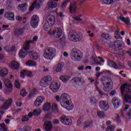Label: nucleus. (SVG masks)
Wrapping results in <instances>:
<instances>
[{
	"label": "nucleus",
	"mask_w": 131,
	"mask_h": 131,
	"mask_svg": "<svg viewBox=\"0 0 131 131\" xmlns=\"http://www.w3.org/2000/svg\"><path fill=\"white\" fill-rule=\"evenodd\" d=\"M52 81V76L47 75L43 77L39 83L40 91H43L44 88H47L49 85V83Z\"/></svg>",
	"instance_id": "423d86ee"
},
{
	"label": "nucleus",
	"mask_w": 131,
	"mask_h": 131,
	"mask_svg": "<svg viewBox=\"0 0 131 131\" xmlns=\"http://www.w3.org/2000/svg\"><path fill=\"white\" fill-rule=\"evenodd\" d=\"M99 83H100V82L98 81H96V82H95V89H96V91H98L100 96L101 97H103V96H104V94H103L102 93V92H101V91H100V90H99V87L98 86V84H99Z\"/></svg>",
	"instance_id": "ea45409f"
},
{
	"label": "nucleus",
	"mask_w": 131,
	"mask_h": 131,
	"mask_svg": "<svg viewBox=\"0 0 131 131\" xmlns=\"http://www.w3.org/2000/svg\"><path fill=\"white\" fill-rule=\"evenodd\" d=\"M125 90H127L128 92H131V84L125 83L123 84L120 87L121 94V95H124Z\"/></svg>",
	"instance_id": "4468645a"
},
{
	"label": "nucleus",
	"mask_w": 131,
	"mask_h": 131,
	"mask_svg": "<svg viewBox=\"0 0 131 131\" xmlns=\"http://www.w3.org/2000/svg\"><path fill=\"white\" fill-rule=\"evenodd\" d=\"M20 96H21V97H26V95H27V92L24 89H22L20 91Z\"/></svg>",
	"instance_id": "3c124183"
},
{
	"label": "nucleus",
	"mask_w": 131,
	"mask_h": 131,
	"mask_svg": "<svg viewBox=\"0 0 131 131\" xmlns=\"http://www.w3.org/2000/svg\"><path fill=\"white\" fill-rule=\"evenodd\" d=\"M48 6L49 9H55V8H57L58 4L54 1H50L48 3Z\"/></svg>",
	"instance_id": "2f4dec72"
},
{
	"label": "nucleus",
	"mask_w": 131,
	"mask_h": 131,
	"mask_svg": "<svg viewBox=\"0 0 131 131\" xmlns=\"http://www.w3.org/2000/svg\"><path fill=\"white\" fill-rule=\"evenodd\" d=\"M14 85L15 88H16V89H20V86H21L20 82H19V81L18 80H15Z\"/></svg>",
	"instance_id": "603ef678"
},
{
	"label": "nucleus",
	"mask_w": 131,
	"mask_h": 131,
	"mask_svg": "<svg viewBox=\"0 0 131 131\" xmlns=\"http://www.w3.org/2000/svg\"><path fill=\"white\" fill-rule=\"evenodd\" d=\"M83 36L81 32L77 33L74 30L70 31L69 34V39L74 42H78L82 40Z\"/></svg>",
	"instance_id": "f03ea898"
},
{
	"label": "nucleus",
	"mask_w": 131,
	"mask_h": 131,
	"mask_svg": "<svg viewBox=\"0 0 131 131\" xmlns=\"http://www.w3.org/2000/svg\"><path fill=\"white\" fill-rule=\"evenodd\" d=\"M60 122L64 125H66V116H62L60 117Z\"/></svg>",
	"instance_id": "a18cd8bd"
},
{
	"label": "nucleus",
	"mask_w": 131,
	"mask_h": 131,
	"mask_svg": "<svg viewBox=\"0 0 131 131\" xmlns=\"http://www.w3.org/2000/svg\"><path fill=\"white\" fill-rule=\"evenodd\" d=\"M113 3H114V1H113V0H103L102 4L109 5L113 4Z\"/></svg>",
	"instance_id": "79ce46f5"
},
{
	"label": "nucleus",
	"mask_w": 131,
	"mask_h": 131,
	"mask_svg": "<svg viewBox=\"0 0 131 131\" xmlns=\"http://www.w3.org/2000/svg\"><path fill=\"white\" fill-rule=\"evenodd\" d=\"M44 118H52V115L47 114L44 117Z\"/></svg>",
	"instance_id": "e2e57ef3"
},
{
	"label": "nucleus",
	"mask_w": 131,
	"mask_h": 131,
	"mask_svg": "<svg viewBox=\"0 0 131 131\" xmlns=\"http://www.w3.org/2000/svg\"><path fill=\"white\" fill-rule=\"evenodd\" d=\"M27 7H28V5L27 3H23L19 4L17 7V9L19 12L23 13L27 10Z\"/></svg>",
	"instance_id": "6ab92c4d"
},
{
	"label": "nucleus",
	"mask_w": 131,
	"mask_h": 131,
	"mask_svg": "<svg viewBox=\"0 0 131 131\" xmlns=\"http://www.w3.org/2000/svg\"><path fill=\"white\" fill-rule=\"evenodd\" d=\"M118 101V99L114 97L113 98L112 102V104H113L115 109H117V108H119L120 106H121V104L122 102L121 101Z\"/></svg>",
	"instance_id": "412c9836"
},
{
	"label": "nucleus",
	"mask_w": 131,
	"mask_h": 131,
	"mask_svg": "<svg viewBox=\"0 0 131 131\" xmlns=\"http://www.w3.org/2000/svg\"><path fill=\"white\" fill-rule=\"evenodd\" d=\"M24 30V28H19L14 32V34L17 35V36H20V35H22L23 34V31Z\"/></svg>",
	"instance_id": "e433bc0d"
},
{
	"label": "nucleus",
	"mask_w": 131,
	"mask_h": 131,
	"mask_svg": "<svg viewBox=\"0 0 131 131\" xmlns=\"http://www.w3.org/2000/svg\"><path fill=\"white\" fill-rule=\"evenodd\" d=\"M76 4L74 3L73 5H71L70 7V12L72 14H74L76 12Z\"/></svg>",
	"instance_id": "4c0bfd02"
},
{
	"label": "nucleus",
	"mask_w": 131,
	"mask_h": 131,
	"mask_svg": "<svg viewBox=\"0 0 131 131\" xmlns=\"http://www.w3.org/2000/svg\"><path fill=\"white\" fill-rule=\"evenodd\" d=\"M116 122L118 123H120L121 122V120L120 119V116H119V115L117 114L116 117Z\"/></svg>",
	"instance_id": "13d9d810"
},
{
	"label": "nucleus",
	"mask_w": 131,
	"mask_h": 131,
	"mask_svg": "<svg viewBox=\"0 0 131 131\" xmlns=\"http://www.w3.org/2000/svg\"><path fill=\"white\" fill-rule=\"evenodd\" d=\"M82 122V118L80 117L78 119V120L77 121V125L78 126H80V125H81Z\"/></svg>",
	"instance_id": "864d4df0"
},
{
	"label": "nucleus",
	"mask_w": 131,
	"mask_h": 131,
	"mask_svg": "<svg viewBox=\"0 0 131 131\" xmlns=\"http://www.w3.org/2000/svg\"><path fill=\"white\" fill-rule=\"evenodd\" d=\"M30 128V127H29V126H25L24 127V131H28V130H29Z\"/></svg>",
	"instance_id": "338daca9"
},
{
	"label": "nucleus",
	"mask_w": 131,
	"mask_h": 131,
	"mask_svg": "<svg viewBox=\"0 0 131 131\" xmlns=\"http://www.w3.org/2000/svg\"><path fill=\"white\" fill-rule=\"evenodd\" d=\"M114 129H115V127L112 125H110L106 128V131H114Z\"/></svg>",
	"instance_id": "09e8293b"
},
{
	"label": "nucleus",
	"mask_w": 131,
	"mask_h": 131,
	"mask_svg": "<svg viewBox=\"0 0 131 131\" xmlns=\"http://www.w3.org/2000/svg\"><path fill=\"white\" fill-rule=\"evenodd\" d=\"M12 103H13V99L12 98H9L4 103V105L1 107V110H8L9 109V107L12 105Z\"/></svg>",
	"instance_id": "f3484780"
},
{
	"label": "nucleus",
	"mask_w": 131,
	"mask_h": 131,
	"mask_svg": "<svg viewBox=\"0 0 131 131\" xmlns=\"http://www.w3.org/2000/svg\"><path fill=\"white\" fill-rule=\"evenodd\" d=\"M5 18L10 21H14L15 20V14L13 12H7L4 15Z\"/></svg>",
	"instance_id": "4be33fe9"
},
{
	"label": "nucleus",
	"mask_w": 131,
	"mask_h": 131,
	"mask_svg": "<svg viewBox=\"0 0 131 131\" xmlns=\"http://www.w3.org/2000/svg\"><path fill=\"white\" fill-rule=\"evenodd\" d=\"M115 94H116V91L115 90H113L110 93V95H111V97H113V96H115Z\"/></svg>",
	"instance_id": "052dcab7"
},
{
	"label": "nucleus",
	"mask_w": 131,
	"mask_h": 131,
	"mask_svg": "<svg viewBox=\"0 0 131 131\" xmlns=\"http://www.w3.org/2000/svg\"><path fill=\"white\" fill-rule=\"evenodd\" d=\"M128 116H129V117H131V107L129 110V112L127 113Z\"/></svg>",
	"instance_id": "774afa93"
},
{
	"label": "nucleus",
	"mask_w": 131,
	"mask_h": 131,
	"mask_svg": "<svg viewBox=\"0 0 131 131\" xmlns=\"http://www.w3.org/2000/svg\"><path fill=\"white\" fill-rule=\"evenodd\" d=\"M9 68L13 70H18L19 67H20V64L19 62L16 61H12L9 65Z\"/></svg>",
	"instance_id": "a211bd4d"
},
{
	"label": "nucleus",
	"mask_w": 131,
	"mask_h": 131,
	"mask_svg": "<svg viewBox=\"0 0 131 131\" xmlns=\"http://www.w3.org/2000/svg\"><path fill=\"white\" fill-rule=\"evenodd\" d=\"M40 113H41V110L38 108L37 110H34L33 111V115L35 116H38V115H40Z\"/></svg>",
	"instance_id": "a19ab883"
},
{
	"label": "nucleus",
	"mask_w": 131,
	"mask_h": 131,
	"mask_svg": "<svg viewBox=\"0 0 131 131\" xmlns=\"http://www.w3.org/2000/svg\"><path fill=\"white\" fill-rule=\"evenodd\" d=\"M128 109H129V105H126L125 107L123 109V111H126Z\"/></svg>",
	"instance_id": "69168bd1"
},
{
	"label": "nucleus",
	"mask_w": 131,
	"mask_h": 131,
	"mask_svg": "<svg viewBox=\"0 0 131 131\" xmlns=\"http://www.w3.org/2000/svg\"><path fill=\"white\" fill-rule=\"evenodd\" d=\"M97 102H98V101L96 100V98L95 97H92L90 99L91 104H97Z\"/></svg>",
	"instance_id": "5fc2aeb1"
},
{
	"label": "nucleus",
	"mask_w": 131,
	"mask_h": 131,
	"mask_svg": "<svg viewBox=\"0 0 131 131\" xmlns=\"http://www.w3.org/2000/svg\"><path fill=\"white\" fill-rule=\"evenodd\" d=\"M43 2H45V0H35L30 7V11H33L34 8L35 9H39L40 8V4H42Z\"/></svg>",
	"instance_id": "f8f14e48"
},
{
	"label": "nucleus",
	"mask_w": 131,
	"mask_h": 131,
	"mask_svg": "<svg viewBox=\"0 0 131 131\" xmlns=\"http://www.w3.org/2000/svg\"><path fill=\"white\" fill-rule=\"evenodd\" d=\"M60 105L63 108H66V94L63 93L60 96Z\"/></svg>",
	"instance_id": "5701e85b"
},
{
	"label": "nucleus",
	"mask_w": 131,
	"mask_h": 131,
	"mask_svg": "<svg viewBox=\"0 0 131 131\" xmlns=\"http://www.w3.org/2000/svg\"><path fill=\"white\" fill-rule=\"evenodd\" d=\"M102 82L103 84V91L104 92H110L113 89V81L110 78L105 79V77L102 78Z\"/></svg>",
	"instance_id": "39448f33"
},
{
	"label": "nucleus",
	"mask_w": 131,
	"mask_h": 131,
	"mask_svg": "<svg viewBox=\"0 0 131 131\" xmlns=\"http://www.w3.org/2000/svg\"><path fill=\"white\" fill-rule=\"evenodd\" d=\"M33 116L32 112L29 113L28 115H24L21 118V121L23 122H27L29 120L30 118H31Z\"/></svg>",
	"instance_id": "a878e982"
},
{
	"label": "nucleus",
	"mask_w": 131,
	"mask_h": 131,
	"mask_svg": "<svg viewBox=\"0 0 131 131\" xmlns=\"http://www.w3.org/2000/svg\"><path fill=\"white\" fill-rule=\"evenodd\" d=\"M42 110L44 112H48L51 110V103L46 102L42 105Z\"/></svg>",
	"instance_id": "c85d7f7f"
},
{
	"label": "nucleus",
	"mask_w": 131,
	"mask_h": 131,
	"mask_svg": "<svg viewBox=\"0 0 131 131\" xmlns=\"http://www.w3.org/2000/svg\"><path fill=\"white\" fill-rule=\"evenodd\" d=\"M0 131H8V128L6 126V124H0Z\"/></svg>",
	"instance_id": "37998d69"
},
{
	"label": "nucleus",
	"mask_w": 131,
	"mask_h": 131,
	"mask_svg": "<svg viewBox=\"0 0 131 131\" xmlns=\"http://www.w3.org/2000/svg\"><path fill=\"white\" fill-rule=\"evenodd\" d=\"M99 106L102 111H107L109 109V105L106 101H100L99 103Z\"/></svg>",
	"instance_id": "ddd939ff"
},
{
	"label": "nucleus",
	"mask_w": 131,
	"mask_h": 131,
	"mask_svg": "<svg viewBox=\"0 0 131 131\" xmlns=\"http://www.w3.org/2000/svg\"><path fill=\"white\" fill-rule=\"evenodd\" d=\"M92 124H93V121L92 120L85 121L83 127V128H89V127H91Z\"/></svg>",
	"instance_id": "c9c22d12"
},
{
	"label": "nucleus",
	"mask_w": 131,
	"mask_h": 131,
	"mask_svg": "<svg viewBox=\"0 0 131 131\" xmlns=\"http://www.w3.org/2000/svg\"><path fill=\"white\" fill-rule=\"evenodd\" d=\"M43 127L46 131H52V129H53V125L52 124V122L49 121H46L44 123Z\"/></svg>",
	"instance_id": "aec40b11"
},
{
	"label": "nucleus",
	"mask_w": 131,
	"mask_h": 131,
	"mask_svg": "<svg viewBox=\"0 0 131 131\" xmlns=\"http://www.w3.org/2000/svg\"><path fill=\"white\" fill-rule=\"evenodd\" d=\"M57 17H64V14L62 12L57 13Z\"/></svg>",
	"instance_id": "680f3d73"
},
{
	"label": "nucleus",
	"mask_w": 131,
	"mask_h": 131,
	"mask_svg": "<svg viewBox=\"0 0 131 131\" xmlns=\"http://www.w3.org/2000/svg\"><path fill=\"white\" fill-rule=\"evenodd\" d=\"M64 63L60 62L57 64H56L55 67V70L56 72H60L62 70V68L64 67Z\"/></svg>",
	"instance_id": "c756f323"
},
{
	"label": "nucleus",
	"mask_w": 131,
	"mask_h": 131,
	"mask_svg": "<svg viewBox=\"0 0 131 131\" xmlns=\"http://www.w3.org/2000/svg\"><path fill=\"white\" fill-rule=\"evenodd\" d=\"M4 82L5 86H6L7 89H9V90L6 92L7 95L12 93V92H13V84H12V82H11L10 79L6 78L4 79Z\"/></svg>",
	"instance_id": "6e6552de"
},
{
	"label": "nucleus",
	"mask_w": 131,
	"mask_h": 131,
	"mask_svg": "<svg viewBox=\"0 0 131 131\" xmlns=\"http://www.w3.org/2000/svg\"><path fill=\"white\" fill-rule=\"evenodd\" d=\"M32 42H33V41L31 40H30L29 41H26L24 44V48H23V49H25L27 51V50L29 49V44L32 43Z\"/></svg>",
	"instance_id": "58836bf2"
},
{
	"label": "nucleus",
	"mask_w": 131,
	"mask_h": 131,
	"mask_svg": "<svg viewBox=\"0 0 131 131\" xmlns=\"http://www.w3.org/2000/svg\"><path fill=\"white\" fill-rule=\"evenodd\" d=\"M114 47L115 48V50L116 51H118L120 50H122L124 46L122 43V42L120 40H116L114 42Z\"/></svg>",
	"instance_id": "2eb2a0df"
},
{
	"label": "nucleus",
	"mask_w": 131,
	"mask_h": 131,
	"mask_svg": "<svg viewBox=\"0 0 131 131\" xmlns=\"http://www.w3.org/2000/svg\"><path fill=\"white\" fill-rule=\"evenodd\" d=\"M101 37L102 38H105V39H110L111 38V36L108 34L103 33L101 35Z\"/></svg>",
	"instance_id": "49530a36"
},
{
	"label": "nucleus",
	"mask_w": 131,
	"mask_h": 131,
	"mask_svg": "<svg viewBox=\"0 0 131 131\" xmlns=\"http://www.w3.org/2000/svg\"><path fill=\"white\" fill-rule=\"evenodd\" d=\"M51 110L53 113L57 114L59 113V109H58V105L55 103H53L51 106Z\"/></svg>",
	"instance_id": "7c9ffc66"
},
{
	"label": "nucleus",
	"mask_w": 131,
	"mask_h": 131,
	"mask_svg": "<svg viewBox=\"0 0 131 131\" xmlns=\"http://www.w3.org/2000/svg\"><path fill=\"white\" fill-rule=\"evenodd\" d=\"M26 65L29 67H32L36 66V62L32 60H28L26 62Z\"/></svg>",
	"instance_id": "f704fd0d"
},
{
	"label": "nucleus",
	"mask_w": 131,
	"mask_h": 131,
	"mask_svg": "<svg viewBox=\"0 0 131 131\" xmlns=\"http://www.w3.org/2000/svg\"><path fill=\"white\" fill-rule=\"evenodd\" d=\"M82 16V15L80 14L79 15H78L77 16H73V19H74V20H75V21H81V17Z\"/></svg>",
	"instance_id": "de8ad7c7"
},
{
	"label": "nucleus",
	"mask_w": 131,
	"mask_h": 131,
	"mask_svg": "<svg viewBox=\"0 0 131 131\" xmlns=\"http://www.w3.org/2000/svg\"><path fill=\"white\" fill-rule=\"evenodd\" d=\"M72 124V120L68 118H66V125H71Z\"/></svg>",
	"instance_id": "6e6d98bb"
},
{
	"label": "nucleus",
	"mask_w": 131,
	"mask_h": 131,
	"mask_svg": "<svg viewBox=\"0 0 131 131\" xmlns=\"http://www.w3.org/2000/svg\"><path fill=\"white\" fill-rule=\"evenodd\" d=\"M61 84L59 81L55 80L52 81L50 85V89L53 93H56L59 91Z\"/></svg>",
	"instance_id": "0eeeda50"
},
{
	"label": "nucleus",
	"mask_w": 131,
	"mask_h": 131,
	"mask_svg": "<svg viewBox=\"0 0 131 131\" xmlns=\"http://www.w3.org/2000/svg\"><path fill=\"white\" fill-rule=\"evenodd\" d=\"M73 80L75 83H80L81 82V79L78 77H74Z\"/></svg>",
	"instance_id": "c03bdc74"
},
{
	"label": "nucleus",
	"mask_w": 131,
	"mask_h": 131,
	"mask_svg": "<svg viewBox=\"0 0 131 131\" xmlns=\"http://www.w3.org/2000/svg\"><path fill=\"white\" fill-rule=\"evenodd\" d=\"M45 59L53 60L56 56V49L53 47H49L46 49L43 54Z\"/></svg>",
	"instance_id": "20e7f679"
},
{
	"label": "nucleus",
	"mask_w": 131,
	"mask_h": 131,
	"mask_svg": "<svg viewBox=\"0 0 131 131\" xmlns=\"http://www.w3.org/2000/svg\"><path fill=\"white\" fill-rule=\"evenodd\" d=\"M120 19L127 25H129L130 24V19H129V17H124L123 16H120Z\"/></svg>",
	"instance_id": "473e14b6"
},
{
	"label": "nucleus",
	"mask_w": 131,
	"mask_h": 131,
	"mask_svg": "<svg viewBox=\"0 0 131 131\" xmlns=\"http://www.w3.org/2000/svg\"><path fill=\"white\" fill-rule=\"evenodd\" d=\"M29 55L32 60H36L38 58V54L34 51H29Z\"/></svg>",
	"instance_id": "bb28decb"
},
{
	"label": "nucleus",
	"mask_w": 131,
	"mask_h": 131,
	"mask_svg": "<svg viewBox=\"0 0 131 131\" xmlns=\"http://www.w3.org/2000/svg\"><path fill=\"white\" fill-rule=\"evenodd\" d=\"M46 98L43 96H39L36 97L35 100L34 102V105L35 107H39L41 106V104L45 102Z\"/></svg>",
	"instance_id": "9b49d317"
},
{
	"label": "nucleus",
	"mask_w": 131,
	"mask_h": 131,
	"mask_svg": "<svg viewBox=\"0 0 131 131\" xmlns=\"http://www.w3.org/2000/svg\"><path fill=\"white\" fill-rule=\"evenodd\" d=\"M71 59L75 62H79L83 57L81 51L77 49H73L71 52Z\"/></svg>",
	"instance_id": "7ed1b4c3"
},
{
	"label": "nucleus",
	"mask_w": 131,
	"mask_h": 131,
	"mask_svg": "<svg viewBox=\"0 0 131 131\" xmlns=\"http://www.w3.org/2000/svg\"><path fill=\"white\" fill-rule=\"evenodd\" d=\"M55 23H56V17L52 15H48L45 21L43 29L49 35L53 34L55 37L58 38L62 36L63 31L60 28H55L54 30H52V26H53Z\"/></svg>",
	"instance_id": "f257e3e1"
},
{
	"label": "nucleus",
	"mask_w": 131,
	"mask_h": 131,
	"mask_svg": "<svg viewBox=\"0 0 131 131\" xmlns=\"http://www.w3.org/2000/svg\"><path fill=\"white\" fill-rule=\"evenodd\" d=\"M68 99H70V95L68 94H66V110L68 111H71L74 108V105L73 103H72V101L71 99L68 100Z\"/></svg>",
	"instance_id": "1a4fd4ad"
},
{
	"label": "nucleus",
	"mask_w": 131,
	"mask_h": 131,
	"mask_svg": "<svg viewBox=\"0 0 131 131\" xmlns=\"http://www.w3.org/2000/svg\"><path fill=\"white\" fill-rule=\"evenodd\" d=\"M108 64L110 67H112V68H114V69H118L119 68L117 64L113 61L108 62Z\"/></svg>",
	"instance_id": "72a5a7b5"
},
{
	"label": "nucleus",
	"mask_w": 131,
	"mask_h": 131,
	"mask_svg": "<svg viewBox=\"0 0 131 131\" xmlns=\"http://www.w3.org/2000/svg\"><path fill=\"white\" fill-rule=\"evenodd\" d=\"M120 37H121V36L120 34L115 35V38H116V39H119Z\"/></svg>",
	"instance_id": "0e129e2a"
},
{
	"label": "nucleus",
	"mask_w": 131,
	"mask_h": 131,
	"mask_svg": "<svg viewBox=\"0 0 131 131\" xmlns=\"http://www.w3.org/2000/svg\"><path fill=\"white\" fill-rule=\"evenodd\" d=\"M59 78L60 80L62 81V82H63L64 83H66V76L65 75L61 76Z\"/></svg>",
	"instance_id": "4d7b16f0"
},
{
	"label": "nucleus",
	"mask_w": 131,
	"mask_h": 131,
	"mask_svg": "<svg viewBox=\"0 0 131 131\" xmlns=\"http://www.w3.org/2000/svg\"><path fill=\"white\" fill-rule=\"evenodd\" d=\"M26 76L28 77H32L33 72L31 71L22 70L20 72V77L21 78H25Z\"/></svg>",
	"instance_id": "dca6fc26"
},
{
	"label": "nucleus",
	"mask_w": 131,
	"mask_h": 131,
	"mask_svg": "<svg viewBox=\"0 0 131 131\" xmlns=\"http://www.w3.org/2000/svg\"><path fill=\"white\" fill-rule=\"evenodd\" d=\"M124 101L125 103L131 104V91H128L125 94Z\"/></svg>",
	"instance_id": "b1692460"
},
{
	"label": "nucleus",
	"mask_w": 131,
	"mask_h": 131,
	"mask_svg": "<svg viewBox=\"0 0 131 131\" xmlns=\"http://www.w3.org/2000/svg\"><path fill=\"white\" fill-rule=\"evenodd\" d=\"M97 115L98 116H99V117H100L101 118H104V117H105V114L103 112H101V111L97 112Z\"/></svg>",
	"instance_id": "8fccbe9b"
},
{
	"label": "nucleus",
	"mask_w": 131,
	"mask_h": 131,
	"mask_svg": "<svg viewBox=\"0 0 131 131\" xmlns=\"http://www.w3.org/2000/svg\"><path fill=\"white\" fill-rule=\"evenodd\" d=\"M37 39H38V37L37 36H34L33 38V40H32V41H33L32 43H34V42L37 41Z\"/></svg>",
	"instance_id": "bf43d9fd"
},
{
	"label": "nucleus",
	"mask_w": 131,
	"mask_h": 131,
	"mask_svg": "<svg viewBox=\"0 0 131 131\" xmlns=\"http://www.w3.org/2000/svg\"><path fill=\"white\" fill-rule=\"evenodd\" d=\"M18 56L19 58H25L27 56V50L24 48H21L18 52Z\"/></svg>",
	"instance_id": "393cba45"
},
{
	"label": "nucleus",
	"mask_w": 131,
	"mask_h": 131,
	"mask_svg": "<svg viewBox=\"0 0 131 131\" xmlns=\"http://www.w3.org/2000/svg\"><path fill=\"white\" fill-rule=\"evenodd\" d=\"M38 23H39V17L36 15H34L31 17V26L33 28H36L38 26Z\"/></svg>",
	"instance_id": "9d476101"
},
{
	"label": "nucleus",
	"mask_w": 131,
	"mask_h": 131,
	"mask_svg": "<svg viewBox=\"0 0 131 131\" xmlns=\"http://www.w3.org/2000/svg\"><path fill=\"white\" fill-rule=\"evenodd\" d=\"M8 74H9L8 69L6 68L1 69L0 70V76H1V77H6Z\"/></svg>",
	"instance_id": "cd10ccee"
}]
</instances>
